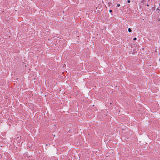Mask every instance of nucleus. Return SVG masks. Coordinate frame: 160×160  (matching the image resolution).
I'll return each mask as SVG.
<instances>
[{"label":"nucleus","mask_w":160,"mask_h":160,"mask_svg":"<svg viewBox=\"0 0 160 160\" xmlns=\"http://www.w3.org/2000/svg\"><path fill=\"white\" fill-rule=\"evenodd\" d=\"M120 4H118L117 5V7H119L120 6Z\"/></svg>","instance_id":"7ed1b4c3"},{"label":"nucleus","mask_w":160,"mask_h":160,"mask_svg":"<svg viewBox=\"0 0 160 160\" xmlns=\"http://www.w3.org/2000/svg\"><path fill=\"white\" fill-rule=\"evenodd\" d=\"M137 40V38H133V40Z\"/></svg>","instance_id":"f03ea898"},{"label":"nucleus","mask_w":160,"mask_h":160,"mask_svg":"<svg viewBox=\"0 0 160 160\" xmlns=\"http://www.w3.org/2000/svg\"><path fill=\"white\" fill-rule=\"evenodd\" d=\"M112 12V10H109V12Z\"/></svg>","instance_id":"39448f33"},{"label":"nucleus","mask_w":160,"mask_h":160,"mask_svg":"<svg viewBox=\"0 0 160 160\" xmlns=\"http://www.w3.org/2000/svg\"><path fill=\"white\" fill-rule=\"evenodd\" d=\"M127 2L128 3H130V0H128Z\"/></svg>","instance_id":"20e7f679"},{"label":"nucleus","mask_w":160,"mask_h":160,"mask_svg":"<svg viewBox=\"0 0 160 160\" xmlns=\"http://www.w3.org/2000/svg\"><path fill=\"white\" fill-rule=\"evenodd\" d=\"M157 10H159V9H157Z\"/></svg>","instance_id":"0eeeda50"},{"label":"nucleus","mask_w":160,"mask_h":160,"mask_svg":"<svg viewBox=\"0 0 160 160\" xmlns=\"http://www.w3.org/2000/svg\"><path fill=\"white\" fill-rule=\"evenodd\" d=\"M128 31L129 32H132V30L130 28H128Z\"/></svg>","instance_id":"f257e3e1"},{"label":"nucleus","mask_w":160,"mask_h":160,"mask_svg":"<svg viewBox=\"0 0 160 160\" xmlns=\"http://www.w3.org/2000/svg\"><path fill=\"white\" fill-rule=\"evenodd\" d=\"M147 6H149V5H148V4H147Z\"/></svg>","instance_id":"423d86ee"}]
</instances>
